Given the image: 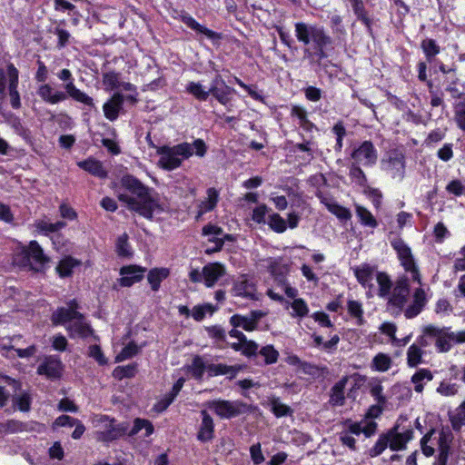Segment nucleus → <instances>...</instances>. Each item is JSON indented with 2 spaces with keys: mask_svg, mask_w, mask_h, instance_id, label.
<instances>
[{
  "mask_svg": "<svg viewBox=\"0 0 465 465\" xmlns=\"http://www.w3.org/2000/svg\"><path fill=\"white\" fill-rule=\"evenodd\" d=\"M121 184L124 191L118 193L119 201L129 210L146 219H152L153 211L158 207L153 190L130 174L122 177Z\"/></svg>",
  "mask_w": 465,
  "mask_h": 465,
  "instance_id": "f257e3e1",
  "label": "nucleus"
},
{
  "mask_svg": "<svg viewBox=\"0 0 465 465\" xmlns=\"http://www.w3.org/2000/svg\"><path fill=\"white\" fill-rule=\"evenodd\" d=\"M409 280L406 276L399 277L395 282L389 297H387V309L395 316L400 315L403 312L404 316L407 319L416 317L426 305L427 299L425 292L421 288L416 289L412 296V302L403 311V308L409 301Z\"/></svg>",
  "mask_w": 465,
  "mask_h": 465,
  "instance_id": "f03ea898",
  "label": "nucleus"
},
{
  "mask_svg": "<svg viewBox=\"0 0 465 465\" xmlns=\"http://www.w3.org/2000/svg\"><path fill=\"white\" fill-rule=\"evenodd\" d=\"M207 145L203 139H195L192 143L184 142L176 145H163L157 149L160 155L159 165L166 171L179 168L184 160L195 154L202 158L207 153Z\"/></svg>",
  "mask_w": 465,
  "mask_h": 465,
  "instance_id": "7ed1b4c3",
  "label": "nucleus"
},
{
  "mask_svg": "<svg viewBox=\"0 0 465 465\" xmlns=\"http://www.w3.org/2000/svg\"><path fill=\"white\" fill-rule=\"evenodd\" d=\"M434 341L435 347L439 352H448L452 343L465 342V331L453 332L450 327H438L432 324L427 325L422 330V335L418 342L422 347H427Z\"/></svg>",
  "mask_w": 465,
  "mask_h": 465,
  "instance_id": "20e7f679",
  "label": "nucleus"
},
{
  "mask_svg": "<svg viewBox=\"0 0 465 465\" xmlns=\"http://www.w3.org/2000/svg\"><path fill=\"white\" fill-rule=\"evenodd\" d=\"M436 430H430L420 440V449L426 457H431L435 453V446H438L439 454L435 465H447L450 452V443L453 436L450 430L442 429L439 436L435 437Z\"/></svg>",
  "mask_w": 465,
  "mask_h": 465,
  "instance_id": "39448f33",
  "label": "nucleus"
},
{
  "mask_svg": "<svg viewBox=\"0 0 465 465\" xmlns=\"http://www.w3.org/2000/svg\"><path fill=\"white\" fill-rule=\"evenodd\" d=\"M15 262L22 267H29L38 272L45 268L50 259L36 241H31L16 254Z\"/></svg>",
  "mask_w": 465,
  "mask_h": 465,
  "instance_id": "423d86ee",
  "label": "nucleus"
},
{
  "mask_svg": "<svg viewBox=\"0 0 465 465\" xmlns=\"http://www.w3.org/2000/svg\"><path fill=\"white\" fill-rule=\"evenodd\" d=\"M92 422L97 429L96 439L101 441H112L124 435L127 430L125 424H118L114 419L106 415L96 414Z\"/></svg>",
  "mask_w": 465,
  "mask_h": 465,
  "instance_id": "0eeeda50",
  "label": "nucleus"
},
{
  "mask_svg": "<svg viewBox=\"0 0 465 465\" xmlns=\"http://www.w3.org/2000/svg\"><path fill=\"white\" fill-rule=\"evenodd\" d=\"M271 272L275 275V289H269L267 295L274 301L285 302L281 292H284L289 298L293 299L297 296V289L292 287L286 281L283 272H287V267L283 266L282 270L278 272V262L275 260H271L269 263Z\"/></svg>",
  "mask_w": 465,
  "mask_h": 465,
  "instance_id": "6e6552de",
  "label": "nucleus"
},
{
  "mask_svg": "<svg viewBox=\"0 0 465 465\" xmlns=\"http://www.w3.org/2000/svg\"><path fill=\"white\" fill-rule=\"evenodd\" d=\"M57 76L61 81L65 82L64 87L66 96L71 97L74 101L84 104L89 109L95 108L94 98L75 86L73 74L69 69H62L57 74Z\"/></svg>",
  "mask_w": 465,
  "mask_h": 465,
  "instance_id": "1a4fd4ad",
  "label": "nucleus"
},
{
  "mask_svg": "<svg viewBox=\"0 0 465 465\" xmlns=\"http://www.w3.org/2000/svg\"><path fill=\"white\" fill-rule=\"evenodd\" d=\"M295 32L298 40L306 45V52L317 54L320 51V28L304 23L295 25Z\"/></svg>",
  "mask_w": 465,
  "mask_h": 465,
  "instance_id": "9d476101",
  "label": "nucleus"
},
{
  "mask_svg": "<svg viewBox=\"0 0 465 465\" xmlns=\"http://www.w3.org/2000/svg\"><path fill=\"white\" fill-rule=\"evenodd\" d=\"M391 246L397 252L401 265L405 271L411 273L413 281L420 282V276L415 264L411 248L403 242L401 238H395L391 242Z\"/></svg>",
  "mask_w": 465,
  "mask_h": 465,
  "instance_id": "9b49d317",
  "label": "nucleus"
},
{
  "mask_svg": "<svg viewBox=\"0 0 465 465\" xmlns=\"http://www.w3.org/2000/svg\"><path fill=\"white\" fill-rule=\"evenodd\" d=\"M208 406L222 419L237 417L247 411V405L240 401L215 400Z\"/></svg>",
  "mask_w": 465,
  "mask_h": 465,
  "instance_id": "f8f14e48",
  "label": "nucleus"
},
{
  "mask_svg": "<svg viewBox=\"0 0 465 465\" xmlns=\"http://www.w3.org/2000/svg\"><path fill=\"white\" fill-rule=\"evenodd\" d=\"M390 449L393 451L405 450L407 443L413 438V430L410 426L407 429L401 428L399 420L387 432Z\"/></svg>",
  "mask_w": 465,
  "mask_h": 465,
  "instance_id": "ddd939ff",
  "label": "nucleus"
},
{
  "mask_svg": "<svg viewBox=\"0 0 465 465\" xmlns=\"http://www.w3.org/2000/svg\"><path fill=\"white\" fill-rule=\"evenodd\" d=\"M381 168L394 179L402 180L405 173V161L402 153L393 151L381 161Z\"/></svg>",
  "mask_w": 465,
  "mask_h": 465,
  "instance_id": "4468645a",
  "label": "nucleus"
},
{
  "mask_svg": "<svg viewBox=\"0 0 465 465\" xmlns=\"http://www.w3.org/2000/svg\"><path fill=\"white\" fill-rule=\"evenodd\" d=\"M351 158L353 160L352 163L372 165L376 163L378 155L372 143L365 141L351 152Z\"/></svg>",
  "mask_w": 465,
  "mask_h": 465,
  "instance_id": "2eb2a0df",
  "label": "nucleus"
},
{
  "mask_svg": "<svg viewBox=\"0 0 465 465\" xmlns=\"http://www.w3.org/2000/svg\"><path fill=\"white\" fill-rule=\"evenodd\" d=\"M232 92L233 89L226 85L222 76L216 74L208 89V96L212 94L220 104L225 105L230 102Z\"/></svg>",
  "mask_w": 465,
  "mask_h": 465,
  "instance_id": "dca6fc26",
  "label": "nucleus"
},
{
  "mask_svg": "<svg viewBox=\"0 0 465 465\" xmlns=\"http://www.w3.org/2000/svg\"><path fill=\"white\" fill-rule=\"evenodd\" d=\"M67 307L57 309L52 315V322L54 325H68L74 319L80 317L77 312L78 304L73 300L68 302Z\"/></svg>",
  "mask_w": 465,
  "mask_h": 465,
  "instance_id": "f3484780",
  "label": "nucleus"
},
{
  "mask_svg": "<svg viewBox=\"0 0 465 465\" xmlns=\"http://www.w3.org/2000/svg\"><path fill=\"white\" fill-rule=\"evenodd\" d=\"M124 96L120 93H114L103 105L104 117L110 122H114L124 111Z\"/></svg>",
  "mask_w": 465,
  "mask_h": 465,
  "instance_id": "a211bd4d",
  "label": "nucleus"
},
{
  "mask_svg": "<svg viewBox=\"0 0 465 465\" xmlns=\"http://www.w3.org/2000/svg\"><path fill=\"white\" fill-rule=\"evenodd\" d=\"M63 371L62 361L55 356H49L38 366L37 372L49 379H57Z\"/></svg>",
  "mask_w": 465,
  "mask_h": 465,
  "instance_id": "6ab92c4d",
  "label": "nucleus"
},
{
  "mask_svg": "<svg viewBox=\"0 0 465 465\" xmlns=\"http://www.w3.org/2000/svg\"><path fill=\"white\" fill-rule=\"evenodd\" d=\"M232 291L234 296L250 300L258 299L255 285L245 276H241L234 282Z\"/></svg>",
  "mask_w": 465,
  "mask_h": 465,
  "instance_id": "aec40b11",
  "label": "nucleus"
},
{
  "mask_svg": "<svg viewBox=\"0 0 465 465\" xmlns=\"http://www.w3.org/2000/svg\"><path fill=\"white\" fill-rule=\"evenodd\" d=\"M144 270L135 265L124 266L120 270L122 277L119 279L121 286L130 287L140 282L143 277Z\"/></svg>",
  "mask_w": 465,
  "mask_h": 465,
  "instance_id": "412c9836",
  "label": "nucleus"
},
{
  "mask_svg": "<svg viewBox=\"0 0 465 465\" xmlns=\"http://www.w3.org/2000/svg\"><path fill=\"white\" fill-rule=\"evenodd\" d=\"M226 272L225 267L220 262H210L203 266L204 285L212 288Z\"/></svg>",
  "mask_w": 465,
  "mask_h": 465,
  "instance_id": "4be33fe9",
  "label": "nucleus"
},
{
  "mask_svg": "<svg viewBox=\"0 0 465 465\" xmlns=\"http://www.w3.org/2000/svg\"><path fill=\"white\" fill-rule=\"evenodd\" d=\"M219 201V192L215 188H208L206 197L197 205L198 211L196 219L199 220L204 213L212 212L217 205Z\"/></svg>",
  "mask_w": 465,
  "mask_h": 465,
  "instance_id": "5701e85b",
  "label": "nucleus"
},
{
  "mask_svg": "<svg viewBox=\"0 0 465 465\" xmlns=\"http://www.w3.org/2000/svg\"><path fill=\"white\" fill-rule=\"evenodd\" d=\"M348 382V377H343L341 381L336 382L330 392L329 401L325 404L326 408L342 406L345 402L344 389Z\"/></svg>",
  "mask_w": 465,
  "mask_h": 465,
  "instance_id": "b1692460",
  "label": "nucleus"
},
{
  "mask_svg": "<svg viewBox=\"0 0 465 465\" xmlns=\"http://www.w3.org/2000/svg\"><path fill=\"white\" fill-rule=\"evenodd\" d=\"M37 94L47 104H55L64 101L67 96L62 91L54 92V88L49 84H43L37 88Z\"/></svg>",
  "mask_w": 465,
  "mask_h": 465,
  "instance_id": "393cba45",
  "label": "nucleus"
},
{
  "mask_svg": "<svg viewBox=\"0 0 465 465\" xmlns=\"http://www.w3.org/2000/svg\"><path fill=\"white\" fill-rule=\"evenodd\" d=\"M202 423L197 433V439L203 442L209 441L213 438L214 424L213 418L206 411H201Z\"/></svg>",
  "mask_w": 465,
  "mask_h": 465,
  "instance_id": "a878e982",
  "label": "nucleus"
},
{
  "mask_svg": "<svg viewBox=\"0 0 465 465\" xmlns=\"http://www.w3.org/2000/svg\"><path fill=\"white\" fill-rule=\"evenodd\" d=\"M66 329L69 331L70 337H72V338H74V337L84 338V337L89 336L92 332V330H91L89 324H87L84 322V318L82 313H80V317L74 319L71 323L66 325Z\"/></svg>",
  "mask_w": 465,
  "mask_h": 465,
  "instance_id": "bb28decb",
  "label": "nucleus"
},
{
  "mask_svg": "<svg viewBox=\"0 0 465 465\" xmlns=\"http://www.w3.org/2000/svg\"><path fill=\"white\" fill-rule=\"evenodd\" d=\"M354 15L357 19L361 21L367 28L370 35H372V23L373 20L371 18L368 11L365 9L364 3L362 0H349Z\"/></svg>",
  "mask_w": 465,
  "mask_h": 465,
  "instance_id": "cd10ccee",
  "label": "nucleus"
},
{
  "mask_svg": "<svg viewBox=\"0 0 465 465\" xmlns=\"http://www.w3.org/2000/svg\"><path fill=\"white\" fill-rule=\"evenodd\" d=\"M180 19L189 28H191L192 30H193L195 32H198V33H201V34L206 35L209 39L213 40V39L221 38L219 34L200 25L192 15H190L187 13L181 14Z\"/></svg>",
  "mask_w": 465,
  "mask_h": 465,
  "instance_id": "c85d7f7f",
  "label": "nucleus"
},
{
  "mask_svg": "<svg viewBox=\"0 0 465 465\" xmlns=\"http://www.w3.org/2000/svg\"><path fill=\"white\" fill-rule=\"evenodd\" d=\"M77 165L81 169L100 179L107 177V172L104 170L103 163L94 158H88L84 161L78 162Z\"/></svg>",
  "mask_w": 465,
  "mask_h": 465,
  "instance_id": "c756f323",
  "label": "nucleus"
},
{
  "mask_svg": "<svg viewBox=\"0 0 465 465\" xmlns=\"http://www.w3.org/2000/svg\"><path fill=\"white\" fill-rule=\"evenodd\" d=\"M240 370V366H229L223 363H210L206 366V371L210 376L228 375L230 379L234 378Z\"/></svg>",
  "mask_w": 465,
  "mask_h": 465,
  "instance_id": "7c9ffc66",
  "label": "nucleus"
},
{
  "mask_svg": "<svg viewBox=\"0 0 465 465\" xmlns=\"http://www.w3.org/2000/svg\"><path fill=\"white\" fill-rule=\"evenodd\" d=\"M34 226L39 233L49 235L50 233L59 232L66 226V223L62 221L56 223H50L47 220L42 219L35 221Z\"/></svg>",
  "mask_w": 465,
  "mask_h": 465,
  "instance_id": "2f4dec72",
  "label": "nucleus"
},
{
  "mask_svg": "<svg viewBox=\"0 0 465 465\" xmlns=\"http://www.w3.org/2000/svg\"><path fill=\"white\" fill-rule=\"evenodd\" d=\"M433 374L428 369L418 370L411 377V382L414 384V391L416 392H422L424 385L432 381Z\"/></svg>",
  "mask_w": 465,
  "mask_h": 465,
  "instance_id": "473e14b6",
  "label": "nucleus"
},
{
  "mask_svg": "<svg viewBox=\"0 0 465 465\" xmlns=\"http://www.w3.org/2000/svg\"><path fill=\"white\" fill-rule=\"evenodd\" d=\"M373 268L371 267L369 264H362L361 266L356 267L354 269V274L355 277L357 278V281L364 287L372 286L371 282L373 278Z\"/></svg>",
  "mask_w": 465,
  "mask_h": 465,
  "instance_id": "72a5a7b5",
  "label": "nucleus"
},
{
  "mask_svg": "<svg viewBox=\"0 0 465 465\" xmlns=\"http://www.w3.org/2000/svg\"><path fill=\"white\" fill-rule=\"evenodd\" d=\"M343 430L340 432L339 439L342 445L349 447L351 450H356L355 433L351 432V420L348 419L343 421Z\"/></svg>",
  "mask_w": 465,
  "mask_h": 465,
  "instance_id": "f704fd0d",
  "label": "nucleus"
},
{
  "mask_svg": "<svg viewBox=\"0 0 465 465\" xmlns=\"http://www.w3.org/2000/svg\"><path fill=\"white\" fill-rule=\"evenodd\" d=\"M376 280L379 285L378 295L381 298L389 297L393 289L391 280L386 272H379L376 274Z\"/></svg>",
  "mask_w": 465,
  "mask_h": 465,
  "instance_id": "c9c22d12",
  "label": "nucleus"
},
{
  "mask_svg": "<svg viewBox=\"0 0 465 465\" xmlns=\"http://www.w3.org/2000/svg\"><path fill=\"white\" fill-rule=\"evenodd\" d=\"M376 430L377 423L375 421H370L362 425L361 422L351 420V432L355 433V436H360L363 433L366 438H370L375 434Z\"/></svg>",
  "mask_w": 465,
  "mask_h": 465,
  "instance_id": "e433bc0d",
  "label": "nucleus"
},
{
  "mask_svg": "<svg viewBox=\"0 0 465 465\" xmlns=\"http://www.w3.org/2000/svg\"><path fill=\"white\" fill-rule=\"evenodd\" d=\"M168 275L169 271L165 268L151 270L147 275V279L153 291H158L162 281L167 278Z\"/></svg>",
  "mask_w": 465,
  "mask_h": 465,
  "instance_id": "4c0bfd02",
  "label": "nucleus"
},
{
  "mask_svg": "<svg viewBox=\"0 0 465 465\" xmlns=\"http://www.w3.org/2000/svg\"><path fill=\"white\" fill-rule=\"evenodd\" d=\"M322 203H324L327 209L341 221H348L351 219V213L347 208L333 202H324L322 200Z\"/></svg>",
  "mask_w": 465,
  "mask_h": 465,
  "instance_id": "58836bf2",
  "label": "nucleus"
},
{
  "mask_svg": "<svg viewBox=\"0 0 465 465\" xmlns=\"http://www.w3.org/2000/svg\"><path fill=\"white\" fill-rule=\"evenodd\" d=\"M420 47L428 60V62H431L435 56L440 52V47L437 45L436 41L430 38L424 39Z\"/></svg>",
  "mask_w": 465,
  "mask_h": 465,
  "instance_id": "ea45409f",
  "label": "nucleus"
},
{
  "mask_svg": "<svg viewBox=\"0 0 465 465\" xmlns=\"http://www.w3.org/2000/svg\"><path fill=\"white\" fill-rule=\"evenodd\" d=\"M270 405L272 411L278 418L289 416L292 413L291 407L282 403L279 398H272L270 401Z\"/></svg>",
  "mask_w": 465,
  "mask_h": 465,
  "instance_id": "a19ab883",
  "label": "nucleus"
},
{
  "mask_svg": "<svg viewBox=\"0 0 465 465\" xmlns=\"http://www.w3.org/2000/svg\"><path fill=\"white\" fill-rule=\"evenodd\" d=\"M230 322L235 328L242 327L243 330L247 331L254 330L257 325L254 320L237 314L231 317Z\"/></svg>",
  "mask_w": 465,
  "mask_h": 465,
  "instance_id": "79ce46f5",
  "label": "nucleus"
},
{
  "mask_svg": "<svg viewBox=\"0 0 465 465\" xmlns=\"http://www.w3.org/2000/svg\"><path fill=\"white\" fill-rule=\"evenodd\" d=\"M186 92L191 94L199 101H206L208 99V90H205L200 83L190 82L185 87Z\"/></svg>",
  "mask_w": 465,
  "mask_h": 465,
  "instance_id": "37998d69",
  "label": "nucleus"
},
{
  "mask_svg": "<svg viewBox=\"0 0 465 465\" xmlns=\"http://www.w3.org/2000/svg\"><path fill=\"white\" fill-rule=\"evenodd\" d=\"M420 347V344H412L409 347L407 351V362L410 367H416L421 362L423 351Z\"/></svg>",
  "mask_w": 465,
  "mask_h": 465,
  "instance_id": "c03bdc74",
  "label": "nucleus"
},
{
  "mask_svg": "<svg viewBox=\"0 0 465 465\" xmlns=\"http://www.w3.org/2000/svg\"><path fill=\"white\" fill-rule=\"evenodd\" d=\"M292 116L297 118L298 124L307 131H311L312 127V123H311L307 119L306 111L298 105H295L292 108Z\"/></svg>",
  "mask_w": 465,
  "mask_h": 465,
  "instance_id": "a18cd8bd",
  "label": "nucleus"
},
{
  "mask_svg": "<svg viewBox=\"0 0 465 465\" xmlns=\"http://www.w3.org/2000/svg\"><path fill=\"white\" fill-rule=\"evenodd\" d=\"M348 312L356 319L358 325L364 323L362 305L360 302L350 300L347 304Z\"/></svg>",
  "mask_w": 465,
  "mask_h": 465,
  "instance_id": "49530a36",
  "label": "nucleus"
},
{
  "mask_svg": "<svg viewBox=\"0 0 465 465\" xmlns=\"http://www.w3.org/2000/svg\"><path fill=\"white\" fill-rule=\"evenodd\" d=\"M450 422L454 430H460L465 426V401H463L456 410V412L450 416Z\"/></svg>",
  "mask_w": 465,
  "mask_h": 465,
  "instance_id": "de8ad7c7",
  "label": "nucleus"
},
{
  "mask_svg": "<svg viewBox=\"0 0 465 465\" xmlns=\"http://www.w3.org/2000/svg\"><path fill=\"white\" fill-rule=\"evenodd\" d=\"M286 308L289 306L292 307V312L291 313L292 316L296 317H303L305 316L309 310L307 307V304L302 299H295L293 298V301L292 302H285Z\"/></svg>",
  "mask_w": 465,
  "mask_h": 465,
  "instance_id": "09e8293b",
  "label": "nucleus"
},
{
  "mask_svg": "<svg viewBox=\"0 0 465 465\" xmlns=\"http://www.w3.org/2000/svg\"><path fill=\"white\" fill-rule=\"evenodd\" d=\"M77 264V262L72 257H65L56 266V271L61 277H67L71 275L73 269Z\"/></svg>",
  "mask_w": 465,
  "mask_h": 465,
  "instance_id": "8fccbe9b",
  "label": "nucleus"
},
{
  "mask_svg": "<svg viewBox=\"0 0 465 465\" xmlns=\"http://www.w3.org/2000/svg\"><path fill=\"white\" fill-rule=\"evenodd\" d=\"M388 446L390 447L389 438L386 432L381 433L374 446L369 450V456L373 458L381 455Z\"/></svg>",
  "mask_w": 465,
  "mask_h": 465,
  "instance_id": "3c124183",
  "label": "nucleus"
},
{
  "mask_svg": "<svg viewBox=\"0 0 465 465\" xmlns=\"http://www.w3.org/2000/svg\"><path fill=\"white\" fill-rule=\"evenodd\" d=\"M357 216L360 218L362 224L369 226L371 228H375L378 225L377 221L373 217V215L369 212L366 208L362 206L356 207Z\"/></svg>",
  "mask_w": 465,
  "mask_h": 465,
  "instance_id": "603ef678",
  "label": "nucleus"
},
{
  "mask_svg": "<svg viewBox=\"0 0 465 465\" xmlns=\"http://www.w3.org/2000/svg\"><path fill=\"white\" fill-rule=\"evenodd\" d=\"M372 366L378 371H386L391 366V359L384 353H378L372 360Z\"/></svg>",
  "mask_w": 465,
  "mask_h": 465,
  "instance_id": "864d4df0",
  "label": "nucleus"
},
{
  "mask_svg": "<svg viewBox=\"0 0 465 465\" xmlns=\"http://www.w3.org/2000/svg\"><path fill=\"white\" fill-rule=\"evenodd\" d=\"M350 177L351 180L361 187H365L367 184V178L363 171L361 169L359 164L352 163L350 167Z\"/></svg>",
  "mask_w": 465,
  "mask_h": 465,
  "instance_id": "5fc2aeb1",
  "label": "nucleus"
},
{
  "mask_svg": "<svg viewBox=\"0 0 465 465\" xmlns=\"http://www.w3.org/2000/svg\"><path fill=\"white\" fill-rule=\"evenodd\" d=\"M267 223L272 230L278 233L283 232L287 228L285 220L278 213L270 215Z\"/></svg>",
  "mask_w": 465,
  "mask_h": 465,
  "instance_id": "6e6d98bb",
  "label": "nucleus"
},
{
  "mask_svg": "<svg viewBox=\"0 0 465 465\" xmlns=\"http://www.w3.org/2000/svg\"><path fill=\"white\" fill-rule=\"evenodd\" d=\"M143 429L145 430L144 436L148 437L153 432V426L152 423L147 420H142V419H135L134 422V426L132 430H130L131 435H134L138 433Z\"/></svg>",
  "mask_w": 465,
  "mask_h": 465,
  "instance_id": "4d7b16f0",
  "label": "nucleus"
},
{
  "mask_svg": "<svg viewBox=\"0 0 465 465\" xmlns=\"http://www.w3.org/2000/svg\"><path fill=\"white\" fill-rule=\"evenodd\" d=\"M14 402L21 411H28L30 410L32 398L28 392L23 391L14 397Z\"/></svg>",
  "mask_w": 465,
  "mask_h": 465,
  "instance_id": "13d9d810",
  "label": "nucleus"
},
{
  "mask_svg": "<svg viewBox=\"0 0 465 465\" xmlns=\"http://www.w3.org/2000/svg\"><path fill=\"white\" fill-rule=\"evenodd\" d=\"M454 119L458 127L465 132V100L454 105Z\"/></svg>",
  "mask_w": 465,
  "mask_h": 465,
  "instance_id": "bf43d9fd",
  "label": "nucleus"
},
{
  "mask_svg": "<svg viewBox=\"0 0 465 465\" xmlns=\"http://www.w3.org/2000/svg\"><path fill=\"white\" fill-rule=\"evenodd\" d=\"M140 348L134 342H129L115 357V361L120 362L132 358L139 352Z\"/></svg>",
  "mask_w": 465,
  "mask_h": 465,
  "instance_id": "052dcab7",
  "label": "nucleus"
},
{
  "mask_svg": "<svg viewBox=\"0 0 465 465\" xmlns=\"http://www.w3.org/2000/svg\"><path fill=\"white\" fill-rule=\"evenodd\" d=\"M206 366L207 364H205L203 360L201 357L196 356L193 360L192 365L190 367L193 376L197 380L202 379L204 371H206Z\"/></svg>",
  "mask_w": 465,
  "mask_h": 465,
  "instance_id": "680f3d73",
  "label": "nucleus"
},
{
  "mask_svg": "<svg viewBox=\"0 0 465 465\" xmlns=\"http://www.w3.org/2000/svg\"><path fill=\"white\" fill-rule=\"evenodd\" d=\"M104 84L111 90L120 88V74L115 72H108L103 74Z\"/></svg>",
  "mask_w": 465,
  "mask_h": 465,
  "instance_id": "e2e57ef3",
  "label": "nucleus"
},
{
  "mask_svg": "<svg viewBox=\"0 0 465 465\" xmlns=\"http://www.w3.org/2000/svg\"><path fill=\"white\" fill-rule=\"evenodd\" d=\"M116 252L119 256L128 257L131 255V246L128 242L127 234H123L117 239Z\"/></svg>",
  "mask_w": 465,
  "mask_h": 465,
  "instance_id": "0e129e2a",
  "label": "nucleus"
},
{
  "mask_svg": "<svg viewBox=\"0 0 465 465\" xmlns=\"http://www.w3.org/2000/svg\"><path fill=\"white\" fill-rule=\"evenodd\" d=\"M259 353L264 358V362L266 364H272L276 362L279 357L278 351L272 345L262 347Z\"/></svg>",
  "mask_w": 465,
  "mask_h": 465,
  "instance_id": "69168bd1",
  "label": "nucleus"
},
{
  "mask_svg": "<svg viewBox=\"0 0 465 465\" xmlns=\"http://www.w3.org/2000/svg\"><path fill=\"white\" fill-rule=\"evenodd\" d=\"M7 74L9 78L8 91L9 93L16 92L18 86V70L13 64H8Z\"/></svg>",
  "mask_w": 465,
  "mask_h": 465,
  "instance_id": "338daca9",
  "label": "nucleus"
},
{
  "mask_svg": "<svg viewBox=\"0 0 465 465\" xmlns=\"http://www.w3.org/2000/svg\"><path fill=\"white\" fill-rule=\"evenodd\" d=\"M446 191L450 194H453L455 196H460L465 193V187L462 184L461 181L455 179L451 180L446 186Z\"/></svg>",
  "mask_w": 465,
  "mask_h": 465,
  "instance_id": "774afa93",
  "label": "nucleus"
}]
</instances>
